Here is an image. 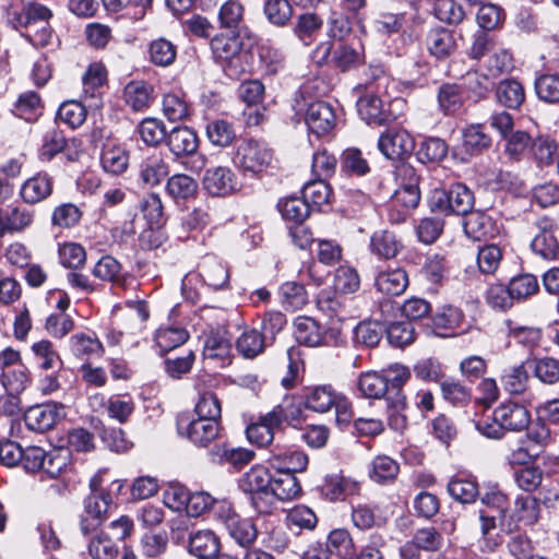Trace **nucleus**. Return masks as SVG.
I'll return each instance as SVG.
<instances>
[{
	"mask_svg": "<svg viewBox=\"0 0 559 559\" xmlns=\"http://www.w3.org/2000/svg\"><path fill=\"white\" fill-rule=\"evenodd\" d=\"M271 484L272 475L261 464L253 465L238 479V488L248 497L250 506L258 514L272 513Z\"/></svg>",
	"mask_w": 559,
	"mask_h": 559,
	"instance_id": "nucleus-1",
	"label": "nucleus"
},
{
	"mask_svg": "<svg viewBox=\"0 0 559 559\" xmlns=\"http://www.w3.org/2000/svg\"><path fill=\"white\" fill-rule=\"evenodd\" d=\"M474 194L463 183H454L448 190L435 189L428 198L432 213L439 215H466L474 206Z\"/></svg>",
	"mask_w": 559,
	"mask_h": 559,
	"instance_id": "nucleus-2",
	"label": "nucleus"
},
{
	"mask_svg": "<svg viewBox=\"0 0 559 559\" xmlns=\"http://www.w3.org/2000/svg\"><path fill=\"white\" fill-rule=\"evenodd\" d=\"M216 519L239 546L251 547L258 538V528L250 519L241 518L230 504L222 502L215 509Z\"/></svg>",
	"mask_w": 559,
	"mask_h": 559,
	"instance_id": "nucleus-3",
	"label": "nucleus"
},
{
	"mask_svg": "<svg viewBox=\"0 0 559 559\" xmlns=\"http://www.w3.org/2000/svg\"><path fill=\"white\" fill-rule=\"evenodd\" d=\"M177 431L182 438L200 448L209 447L219 436V420L193 418L189 414L182 413L177 417Z\"/></svg>",
	"mask_w": 559,
	"mask_h": 559,
	"instance_id": "nucleus-4",
	"label": "nucleus"
},
{
	"mask_svg": "<svg viewBox=\"0 0 559 559\" xmlns=\"http://www.w3.org/2000/svg\"><path fill=\"white\" fill-rule=\"evenodd\" d=\"M273 162V151L266 143L254 139L245 140L237 148L236 166L245 174L260 175Z\"/></svg>",
	"mask_w": 559,
	"mask_h": 559,
	"instance_id": "nucleus-5",
	"label": "nucleus"
},
{
	"mask_svg": "<svg viewBox=\"0 0 559 559\" xmlns=\"http://www.w3.org/2000/svg\"><path fill=\"white\" fill-rule=\"evenodd\" d=\"M94 486L95 480H92L91 487L94 488ZM111 508L110 493L93 489L84 500L83 511L80 514V531L84 535L95 532L107 520Z\"/></svg>",
	"mask_w": 559,
	"mask_h": 559,
	"instance_id": "nucleus-6",
	"label": "nucleus"
},
{
	"mask_svg": "<svg viewBox=\"0 0 559 559\" xmlns=\"http://www.w3.org/2000/svg\"><path fill=\"white\" fill-rule=\"evenodd\" d=\"M287 414L282 406L274 407L271 412L259 417L258 421L251 423L246 429V435L250 443L258 447H266L274 439V430L280 428Z\"/></svg>",
	"mask_w": 559,
	"mask_h": 559,
	"instance_id": "nucleus-7",
	"label": "nucleus"
},
{
	"mask_svg": "<svg viewBox=\"0 0 559 559\" xmlns=\"http://www.w3.org/2000/svg\"><path fill=\"white\" fill-rule=\"evenodd\" d=\"M537 234L531 242L532 250L545 260H554L559 255V242L555 233L558 229L557 223L548 217H539L535 222Z\"/></svg>",
	"mask_w": 559,
	"mask_h": 559,
	"instance_id": "nucleus-8",
	"label": "nucleus"
},
{
	"mask_svg": "<svg viewBox=\"0 0 559 559\" xmlns=\"http://www.w3.org/2000/svg\"><path fill=\"white\" fill-rule=\"evenodd\" d=\"M204 190L213 197H226L239 190L236 174L227 166L207 168L202 178Z\"/></svg>",
	"mask_w": 559,
	"mask_h": 559,
	"instance_id": "nucleus-9",
	"label": "nucleus"
},
{
	"mask_svg": "<svg viewBox=\"0 0 559 559\" xmlns=\"http://www.w3.org/2000/svg\"><path fill=\"white\" fill-rule=\"evenodd\" d=\"M378 147L388 159L396 160L411 155L415 142L406 130H389L380 136Z\"/></svg>",
	"mask_w": 559,
	"mask_h": 559,
	"instance_id": "nucleus-10",
	"label": "nucleus"
},
{
	"mask_svg": "<svg viewBox=\"0 0 559 559\" xmlns=\"http://www.w3.org/2000/svg\"><path fill=\"white\" fill-rule=\"evenodd\" d=\"M305 122L311 133L318 136L329 134L335 127L336 116L333 107L323 100H316L308 105Z\"/></svg>",
	"mask_w": 559,
	"mask_h": 559,
	"instance_id": "nucleus-11",
	"label": "nucleus"
},
{
	"mask_svg": "<svg viewBox=\"0 0 559 559\" xmlns=\"http://www.w3.org/2000/svg\"><path fill=\"white\" fill-rule=\"evenodd\" d=\"M64 417L63 406L41 404L29 407L24 414V423L29 430L45 432Z\"/></svg>",
	"mask_w": 559,
	"mask_h": 559,
	"instance_id": "nucleus-12",
	"label": "nucleus"
},
{
	"mask_svg": "<svg viewBox=\"0 0 559 559\" xmlns=\"http://www.w3.org/2000/svg\"><path fill=\"white\" fill-rule=\"evenodd\" d=\"M214 56L225 63V71L229 76L237 75L238 71L233 64L239 60L242 43L238 35H216L211 40Z\"/></svg>",
	"mask_w": 559,
	"mask_h": 559,
	"instance_id": "nucleus-13",
	"label": "nucleus"
},
{
	"mask_svg": "<svg viewBox=\"0 0 559 559\" xmlns=\"http://www.w3.org/2000/svg\"><path fill=\"white\" fill-rule=\"evenodd\" d=\"M495 420H498L503 430L522 431L531 424V413L522 404L506 402L495 409Z\"/></svg>",
	"mask_w": 559,
	"mask_h": 559,
	"instance_id": "nucleus-14",
	"label": "nucleus"
},
{
	"mask_svg": "<svg viewBox=\"0 0 559 559\" xmlns=\"http://www.w3.org/2000/svg\"><path fill=\"white\" fill-rule=\"evenodd\" d=\"M399 174L407 177L408 182L402 185L401 188L396 190L393 202L396 205L403 206L405 212H408L409 210L417 207L420 201V191L418 187L419 177L411 165H402L399 168ZM406 213H404V215Z\"/></svg>",
	"mask_w": 559,
	"mask_h": 559,
	"instance_id": "nucleus-15",
	"label": "nucleus"
},
{
	"mask_svg": "<svg viewBox=\"0 0 559 559\" xmlns=\"http://www.w3.org/2000/svg\"><path fill=\"white\" fill-rule=\"evenodd\" d=\"M166 145L176 158H181L197 153L199 138L189 127H176L168 132Z\"/></svg>",
	"mask_w": 559,
	"mask_h": 559,
	"instance_id": "nucleus-16",
	"label": "nucleus"
},
{
	"mask_svg": "<svg viewBox=\"0 0 559 559\" xmlns=\"http://www.w3.org/2000/svg\"><path fill=\"white\" fill-rule=\"evenodd\" d=\"M402 239L388 229L377 230L370 237V252L379 260H392L403 250Z\"/></svg>",
	"mask_w": 559,
	"mask_h": 559,
	"instance_id": "nucleus-17",
	"label": "nucleus"
},
{
	"mask_svg": "<svg viewBox=\"0 0 559 559\" xmlns=\"http://www.w3.org/2000/svg\"><path fill=\"white\" fill-rule=\"evenodd\" d=\"M189 552L198 559H216L221 551V542L211 530H198L189 536Z\"/></svg>",
	"mask_w": 559,
	"mask_h": 559,
	"instance_id": "nucleus-18",
	"label": "nucleus"
},
{
	"mask_svg": "<svg viewBox=\"0 0 559 559\" xmlns=\"http://www.w3.org/2000/svg\"><path fill=\"white\" fill-rule=\"evenodd\" d=\"M357 110L360 118L370 126H383L392 119L383 100L372 93L365 94L357 100Z\"/></svg>",
	"mask_w": 559,
	"mask_h": 559,
	"instance_id": "nucleus-19",
	"label": "nucleus"
},
{
	"mask_svg": "<svg viewBox=\"0 0 559 559\" xmlns=\"http://www.w3.org/2000/svg\"><path fill=\"white\" fill-rule=\"evenodd\" d=\"M34 211L22 205H9L0 210V236L7 233L23 231L31 226Z\"/></svg>",
	"mask_w": 559,
	"mask_h": 559,
	"instance_id": "nucleus-20",
	"label": "nucleus"
},
{
	"mask_svg": "<svg viewBox=\"0 0 559 559\" xmlns=\"http://www.w3.org/2000/svg\"><path fill=\"white\" fill-rule=\"evenodd\" d=\"M169 174V164L157 153L146 156L139 165V178L150 188L160 185Z\"/></svg>",
	"mask_w": 559,
	"mask_h": 559,
	"instance_id": "nucleus-21",
	"label": "nucleus"
},
{
	"mask_svg": "<svg viewBox=\"0 0 559 559\" xmlns=\"http://www.w3.org/2000/svg\"><path fill=\"white\" fill-rule=\"evenodd\" d=\"M407 286L408 276L402 267L379 271L374 277V288L383 295L399 296L405 292Z\"/></svg>",
	"mask_w": 559,
	"mask_h": 559,
	"instance_id": "nucleus-22",
	"label": "nucleus"
},
{
	"mask_svg": "<svg viewBox=\"0 0 559 559\" xmlns=\"http://www.w3.org/2000/svg\"><path fill=\"white\" fill-rule=\"evenodd\" d=\"M301 492L299 480L293 473L281 472L278 477H272L270 493L272 496V512L277 507V501H290Z\"/></svg>",
	"mask_w": 559,
	"mask_h": 559,
	"instance_id": "nucleus-23",
	"label": "nucleus"
},
{
	"mask_svg": "<svg viewBox=\"0 0 559 559\" xmlns=\"http://www.w3.org/2000/svg\"><path fill=\"white\" fill-rule=\"evenodd\" d=\"M338 393L331 384L309 388L304 397L305 407L320 414L328 413L333 408Z\"/></svg>",
	"mask_w": 559,
	"mask_h": 559,
	"instance_id": "nucleus-24",
	"label": "nucleus"
},
{
	"mask_svg": "<svg viewBox=\"0 0 559 559\" xmlns=\"http://www.w3.org/2000/svg\"><path fill=\"white\" fill-rule=\"evenodd\" d=\"M427 49L437 59H445L456 48L454 35L451 31L437 27L430 29L426 38Z\"/></svg>",
	"mask_w": 559,
	"mask_h": 559,
	"instance_id": "nucleus-25",
	"label": "nucleus"
},
{
	"mask_svg": "<svg viewBox=\"0 0 559 559\" xmlns=\"http://www.w3.org/2000/svg\"><path fill=\"white\" fill-rule=\"evenodd\" d=\"M294 335L299 344L314 347L323 344L324 330L310 317H298L294 321Z\"/></svg>",
	"mask_w": 559,
	"mask_h": 559,
	"instance_id": "nucleus-26",
	"label": "nucleus"
},
{
	"mask_svg": "<svg viewBox=\"0 0 559 559\" xmlns=\"http://www.w3.org/2000/svg\"><path fill=\"white\" fill-rule=\"evenodd\" d=\"M71 353L83 360L92 357H100L104 354V346L95 334L75 333L69 340Z\"/></svg>",
	"mask_w": 559,
	"mask_h": 559,
	"instance_id": "nucleus-27",
	"label": "nucleus"
},
{
	"mask_svg": "<svg viewBox=\"0 0 559 559\" xmlns=\"http://www.w3.org/2000/svg\"><path fill=\"white\" fill-rule=\"evenodd\" d=\"M464 231L466 236L473 240H485L492 237L495 226L492 219L481 211H469L464 215Z\"/></svg>",
	"mask_w": 559,
	"mask_h": 559,
	"instance_id": "nucleus-28",
	"label": "nucleus"
},
{
	"mask_svg": "<svg viewBox=\"0 0 559 559\" xmlns=\"http://www.w3.org/2000/svg\"><path fill=\"white\" fill-rule=\"evenodd\" d=\"M212 462L217 464H230L235 468H241L249 464L255 453L245 448H230L227 445H216L210 451Z\"/></svg>",
	"mask_w": 559,
	"mask_h": 559,
	"instance_id": "nucleus-29",
	"label": "nucleus"
},
{
	"mask_svg": "<svg viewBox=\"0 0 559 559\" xmlns=\"http://www.w3.org/2000/svg\"><path fill=\"white\" fill-rule=\"evenodd\" d=\"M478 519L480 523V534L484 551H495L501 544L502 537L499 534H493L498 527V521L503 525L504 518L491 513L489 510H479Z\"/></svg>",
	"mask_w": 559,
	"mask_h": 559,
	"instance_id": "nucleus-30",
	"label": "nucleus"
},
{
	"mask_svg": "<svg viewBox=\"0 0 559 559\" xmlns=\"http://www.w3.org/2000/svg\"><path fill=\"white\" fill-rule=\"evenodd\" d=\"M498 103L509 109H518L525 100V90L515 79L501 80L496 87Z\"/></svg>",
	"mask_w": 559,
	"mask_h": 559,
	"instance_id": "nucleus-31",
	"label": "nucleus"
},
{
	"mask_svg": "<svg viewBox=\"0 0 559 559\" xmlns=\"http://www.w3.org/2000/svg\"><path fill=\"white\" fill-rule=\"evenodd\" d=\"M0 381L10 395V404L16 406V395L22 393L29 383L28 370L24 365L4 369L1 372Z\"/></svg>",
	"mask_w": 559,
	"mask_h": 559,
	"instance_id": "nucleus-32",
	"label": "nucleus"
},
{
	"mask_svg": "<svg viewBox=\"0 0 559 559\" xmlns=\"http://www.w3.org/2000/svg\"><path fill=\"white\" fill-rule=\"evenodd\" d=\"M123 98L134 111L144 110L153 100V87L144 81H131L124 86Z\"/></svg>",
	"mask_w": 559,
	"mask_h": 559,
	"instance_id": "nucleus-33",
	"label": "nucleus"
},
{
	"mask_svg": "<svg viewBox=\"0 0 559 559\" xmlns=\"http://www.w3.org/2000/svg\"><path fill=\"white\" fill-rule=\"evenodd\" d=\"M166 193L176 202L187 201L198 192V182L186 174H175L167 179Z\"/></svg>",
	"mask_w": 559,
	"mask_h": 559,
	"instance_id": "nucleus-34",
	"label": "nucleus"
},
{
	"mask_svg": "<svg viewBox=\"0 0 559 559\" xmlns=\"http://www.w3.org/2000/svg\"><path fill=\"white\" fill-rule=\"evenodd\" d=\"M206 138L210 143L217 147H227L236 140V130L234 124L226 119H213L206 123Z\"/></svg>",
	"mask_w": 559,
	"mask_h": 559,
	"instance_id": "nucleus-35",
	"label": "nucleus"
},
{
	"mask_svg": "<svg viewBox=\"0 0 559 559\" xmlns=\"http://www.w3.org/2000/svg\"><path fill=\"white\" fill-rule=\"evenodd\" d=\"M511 516L516 523L524 526L536 524L540 518L538 499L532 496H518Z\"/></svg>",
	"mask_w": 559,
	"mask_h": 559,
	"instance_id": "nucleus-36",
	"label": "nucleus"
},
{
	"mask_svg": "<svg viewBox=\"0 0 559 559\" xmlns=\"http://www.w3.org/2000/svg\"><path fill=\"white\" fill-rule=\"evenodd\" d=\"M449 495L462 503H472L479 496L478 484L475 477L457 475L448 484Z\"/></svg>",
	"mask_w": 559,
	"mask_h": 559,
	"instance_id": "nucleus-37",
	"label": "nucleus"
},
{
	"mask_svg": "<svg viewBox=\"0 0 559 559\" xmlns=\"http://www.w3.org/2000/svg\"><path fill=\"white\" fill-rule=\"evenodd\" d=\"M52 181L47 175L38 174L24 182L21 195L26 203L35 204L51 194Z\"/></svg>",
	"mask_w": 559,
	"mask_h": 559,
	"instance_id": "nucleus-38",
	"label": "nucleus"
},
{
	"mask_svg": "<svg viewBox=\"0 0 559 559\" xmlns=\"http://www.w3.org/2000/svg\"><path fill=\"white\" fill-rule=\"evenodd\" d=\"M323 20L316 13H304L296 20L294 34L306 46L311 45L321 33Z\"/></svg>",
	"mask_w": 559,
	"mask_h": 559,
	"instance_id": "nucleus-39",
	"label": "nucleus"
},
{
	"mask_svg": "<svg viewBox=\"0 0 559 559\" xmlns=\"http://www.w3.org/2000/svg\"><path fill=\"white\" fill-rule=\"evenodd\" d=\"M92 273L100 281L110 282L120 287L124 286L126 278L121 274V264L111 255L102 257L94 265Z\"/></svg>",
	"mask_w": 559,
	"mask_h": 559,
	"instance_id": "nucleus-40",
	"label": "nucleus"
},
{
	"mask_svg": "<svg viewBox=\"0 0 559 559\" xmlns=\"http://www.w3.org/2000/svg\"><path fill=\"white\" fill-rule=\"evenodd\" d=\"M388 423L389 426L395 430L402 432L407 427V404L406 397L401 391H396L393 397H388Z\"/></svg>",
	"mask_w": 559,
	"mask_h": 559,
	"instance_id": "nucleus-41",
	"label": "nucleus"
},
{
	"mask_svg": "<svg viewBox=\"0 0 559 559\" xmlns=\"http://www.w3.org/2000/svg\"><path fill=\"white\" fill-rule=\"evenodd\" d=\"M138 133L141 140L148 146H158L167 139V131L165 123L157 118H145L139 127Z\"/></svg>",
	"mask_w": 559,
	"mask_h": 559,
	"instance_id": "nucleus-42",
	"label": "nucleus"
},
{
	"mask_svg": "<svg viewBox=\"0 0 559 559\" xmlns=\"http://www.w3.org/2000/svg\"><path fill=\"white\" fill-rule=\"evenodd\" d=\"M277 209L284 219L295 224H302L310 213L309 203L304 198L296 197L280 200Z\"/></svg>",
	"mask_w": 559,
	"mask_h": 559,
	"instance_id": "nucleus-43",
	"label": "nucleus"
},
{
	"mask_svg": "<svg viewBox=\"0 0 559 559\" xmlns=\"http://www.w3.org/2000/svg\"><path fill=\"white\" fill-rule=\"evenodd\" d=\"M486 76L497 79L514 68L512 55L503 48H495L485 62Z\"/></svg>",
	"mask_w": 559,
	"mask_h": 559,
	"instance_id": "nucleus-44",
	"label": "nucleus"
},
{
	"mask_svg": "<svg viewBox=\"0 0 559 559\" xmlns=\"http://www.w3.org/2000/svg\"><path fill=\"white\" fill-rule=\"evenodd\" d=\"M352 521L353 524L361 531L382 527L386 523V519L377 513L376 508L369 504H358L353 507Z\"/></svg>",
	"mask_w": 559,
	"mask_h": 559,
	"instance_id": "nucleus-45",
	"label": "nucleus"
},
{
	"mask_svg": "<svg viewBox=\"0 0 559 559\" xmlns=\"http://www.w3.org/2000/svg\"><path fill=\"white\" fill-rule=\"evenodd\" d=\"M201 275L205 284L213 289H222L228 285V270L222 262L215 259L204 261Z\"/></svg>",
	"mask_w": 559,
	"mask_h": 559,
	"instance_id": "nucleus-46",
	"label": "nucleus"
},
{
	"mask_svg": "<svg viewBox=\"0 0 559 559\" xmlns=\"http://www.w3.org/2000/svg\"><path fill=\"white\" fill-rule=\"evenodd\" d=\"M463 145L469 153H480L491 145V138L485 132L480 123L467 126L463 132Z\"/></svg>",
	"mask_w": 559,
	"mask_h": 559,
	"instance_id": "nucleus-47",
	"label": "nucleus"
},
{
	"mask_svg": "<svg viewBox=\"0 0 559 559\" xmlns=\"http://www.w3.org/2000/svg\"><path fill=\"white\" fill-rule=\"evenodd\" d=\"M41 99L36 92L22 93L13 108V114L26 121H33L41 111Z\"/></svg>",
	"mask_w": 559,
	"mask_h": 559,
	"instance_id": "nucleus-48",
	"label": "nucleus"
},
{
	"mask_svg": "<svg viewBox=\"0 0 559 559\" xmlns=\"http://www.w3.org/2000/svg\"><path fill=\"white\" fill-rule=\"evenodd\" d=\"M32 352L40 369L50 370L61 368L62 360L50 341L43 340L34 343L32 345Z\"/></svg>",
	"mask_w": 559,
	"mask_h": 559,
	"instance_id": "nucleus-49",
	"label": "nucleus"
},
{
	"mask_svg": "<svg viewBox=\"0 0 559 559\" xmlns=\"http://www.w3.org/2000/svg\"><path fill=\"white\" fill-rule=\"evenodd\" d=\"M531 151L539 167L551 165L558 155V144L548 136H538L532 142Z\"/></svg>",
	"mask_w": 559,
	"mask_h": 559,
	"instance_id": "nucleus-50",
	"label": "nucleus"
},
{
	"mask_svg": "<svg viewBox=\"0 0 559 559\" xmlns=\"http://www.w3.org/2000/svg\"><path fill=\"white\" fill-rule=\"evenodd\" d=\"M399 471L397 462L386 455H379L371 463L369 476L378 484H385L395 479Z\"/></svg>",
	"mask_w": 559,
	"mask_h": 559,
	"instance_id": "nucleus-51",
	"label": "nucleus"
},
{
	"mask_svg": "<svg viewBox=\"0 0 559 559\" xmlns=\"http://www.w3.org/2000/svg\"><path fill=\"white\" fill-rule=\"evenodd\" d=\"M163 112L169 121H180L189 117L190 106L181 93H167L163 97Z\"/></svg>",
	"mask_w": 559,
	"mask_h": 559,
	"instance_id": "nucleus-52",
	"label": "nucleus"
},
{
	"mask_svg": "<svg viewBox=\"0 0 559 559\" xmlns=\"http://www.w3.org/2000/svg\"><path fill=\"white\" fill-rule=\"evenodd\" d=\"M273 466L285 473L302 472L307 468L308 456L300 451L273 453L271 457Z\"/></svg>",
	"mask_w": 559,
	"mask_h": 559,
	"instance_id": "nucleus-53",
	"label": "nucleus"
},
{
	"mask_svg": "<svg viewBox=\"0 0 559 559\" xmlns=\"http://www.w3.org/2000/svg\"><path fill=\"white\" fill-rule=\"evenodd\" d=\"M236 347L243 357L254 358L264 350L265 337L257 330H247L238 337Z\"/></svg>",
	"mask_w": 559,
	"mask_h": 559,
	"instance_id": "nucleus-54",
	"label": "nucleus"
},
{
	"mask_svg": "<svg viewBox=\"0 0 559 559\" xmlns=\"http://www.w3.org/2000/svg\"><path fill=\"white\" fill-rule=\"evenodd\" d=\"M357 389L367 399H381L388 392L383 374L378 372L362 373L358 379Z\"/></svg>",
	"mask_w": 559,
	"mask_h": 559,
	"instance_id": "nucleus-55",
	"label": "nucleus"
},
{
	"mask_svg": "<svg viewBox=\"0 0 559 559\" xmlns=\"http://www.w3.org/2000/svg\"><path fill=\"white\" fill-rule=\"evenodd\" d=\"M509 288L513 299L521 301L535 295L539 290V284L535 275L525 273L512 277L509 282Z\"/></svg>",
	"mask_w": 559,
	"mask_h": 559,
	"instance_id": "nucleus-56",
	"label": "nucleus"
},
{
	"mask_svg": "<svg viewBox=\"0 0 559 559\" xmlns=\"http://www.w3.org/2000/svg\"><path fill=\"white\" fill-rule=\"evenodd\" d=\"M535 93L547 104L559 103V76L557 74H540L535 79Z\"/></svg>",
	"mask_w": 559,
	"mask_h": 559,
	"instance_id": "nucleus-57",
	"label": "nucleus"
},
{
	"mask_svg": "<svg viewBox=\"0 0 559 559\" xmlns=\"http://www.w3.org/2000/svg\"><path fill=\"white\" fill-rule=\"evenodd\" d=\"M535 377L546 384H554L559 381V360L544 357L526 361Z\"/></svg>",
	"mask_w": 559,
	"mask_h": 559,
	"instance_id": "nucleus-58",
	"label": "nucleus"
},
{
	"mask_svg": "<svg viewBox=\"0 0 559 559\" xmlns=\"http://www.w3.org/2000/svg\"><path fill=\"white\" fill-rule=\"evenodd\" d=\"M85 107L76 100H67L62 103L57 111V118L71 129L81 127L86 120Z\"/></svg>",
	"mask_w": 559,
	"mask_h": 559,
	"instance_id": "nucleus-59",
	"label": "nucleus"
},
{
	"mask_svg": "<svg viewBox=\"0 0 559 559\" xmlns=\"http://www.w3.org/2000/svg\"><path fill=\"white\" fill-rule=\"evenodd\" d=\"M148 53L151 61L155 66L167 67L174 63L177 49L171 41L165 38H158L150 44Z\"/></svg>",
	"mask_w": 559,
	"mask_h": 559,
	"instance_id": "nucleus-60",
	"label": "nucleus"
},
{
	"mask_svg": "<svg viewBox=\"0 0 559 559\" xmlns=\"http://www.w3.org/2000/svg\"><path fill=\"white\" fill-rule=\"evenodd\" d=\"M263 12L271 24L284 26L293 16V7L288 0H266Z\"/></svg>",
	"mask_w": 559,
	"mask_h": 559,
	"instance_id": "nucleus-61",
	"label": "nucleus"
},
{
	"mask_svg": "<svg viewBox=\"0 0 559 559\" xmlns=\"http://www.w3.org/2000/svg\"><path fill=\"white\" fill-rule=\"evenodd\" d=\"M58 254L60 263L68 269H81L86 262V251L83 246L76 242L60 245Z\"/></svg>",
	"mask_w": 559,
	"mask_h": 559,
	"instance_id": "nucleus-62",
	"label": "nucleus"
},
{
	"mask_svg": "<svg viewBox=\"0 0 559 559\" xmlns=\"http://www.w3.org/2000/svg\"><path fill=\"white\" fill-rule=\"evenodd\" d=\"M66 145L67 139L61 130L57 128L48 130L43 138L39 152L40 159L45 162L51 160L57 154L64 150Z\"/></svg>",
	"mask_w": 559,
	"mask_h": 559,
	"instance_id": "nucleus-63",
	"label": "nucleus"
},
{
	"mask_svg": "<svg viewBox=\"0 0 559 559\" xmlns=\"http://www.w3.org/2000/svg\"><path fill=\"white\" fill-rule=\"evenodd\" d=\"M118 552L116 543L104 533L95 536L88 544V554L93 559H115Z\"/></svg>",
	"mask_w": 559,
	"mask_h": 559,
	"instance_id": "nucleus-64",
	"label": "nucleus"
}]
</instances>
